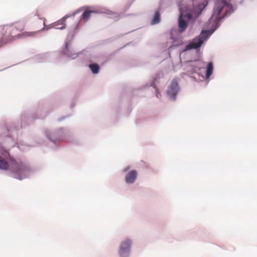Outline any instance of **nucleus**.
Masks as SVG:
<instances>
[{"label": "nucleus", "instance_id": "f257e3e1", "mask_svg": "<svg viewBox=\"0 0 257 257\" xmlns=\"http://www.w3.org/2000/svg\"><path fill=\"white\" fill-rule=\"evenodd\" d=\"M10 170L14 174L16 178L22 180L28 170L21 163H18L15 161H12L10 164Z\"/></svg>", "mask_w": 257, "mask_h": 257}, {"label": "nucleus", "instance_id": "f03ea898", "mask_svg": "<svg viewBox=\"0 0 257 257\" xmlns=\"http://www.w3.org/2000/svg\"><path fill=\"white\" fill-rule=\"evenodd\" d=\"M230 5L225 0H217L213 9V13L211 19H214L215 21H219L227 15V12L222 17H219V16L221 14L223 9L225 7H229Z\"/></svg>", "mask_w": 257, "mask_h": 257}, {"label": "nucleus", "instance_id": "7ed1b4c3", "mask_svg": "<svg viewBox=\"0 0 257 257\" xmlns=\"http://www.w3.org/2000/svg\"><path fill=\"white\" fill-rule=\"evenodd\" d=\"M212 33L208 30H202L198 38L195 39L192 42L187 45L186 49H197L200 47L203 42L207 40L211 35Z\"/></svg>", "mask_w": 257, "mask_h": 257}, {"label": "nucleus", "instance_id": "20e7f679", "mask_svg": "<svg viewBox=\"0 0 257 257\" xmlns=\"http://www.w3.org/2000/svg\"><path fill=\"white\" fill-rule=\"evenodd\" d=\"M31 19L33 21H36V24L34 26L38 29L36 31L25 32L23 34L24 36L33 37L38 32L43 30L45 28V18H40L38 14H35L31 17Z\"/></svg>", "mask_w": 257, "mask_h": 257}, {"label": "nucleus", "instance_id": "39448f33", "mask_svg": "<svg viewBox=\"0 0 257 257\" xmlns=\"http://www.w3.org/2000/svg\"><path fill=\"white\" fill-rule=\"evenodd\" d=\"M180 16L179 17V28L180 29L181 32H184L188 27V23L185 20L186 19L188 20H190L192 18V15L189 13H185L182 8H180Z\"/></svg>", "mask_w": 257, "mask_h": 257}, {"label": "nucleus", "instance_id": "423d86ee", "mask_svg": "<svg viewBox=\"0 0 257 257\" xmlns=\"http://www.w3.org/2000/svg\"><path fill=\"white\" fill-rule=\"evenodd\" d=\"M131 244V241L128 239L121 242L119 250V254L120 257H127L128 256Z\"/></svg>", "mask_w": 257, "mask_h": 257}, {"label": "nucleus", "instance_id": "0eeeda50", "mask_svg": "<svg viewBox=\"0 0 257 257\" xmlns=\"http://www.w3.org/2000/svg\"><path fill=\"white\" fill-rule=\"evenodd\" d=\"M178 83L176 80L174 79L172 81L171 84L168 88V93L171 95H175L178 92Z\"/></svg>", "mask_w": 257, "mask_h": 257}, {"label": "nucleus", "instance_id": "6e6552de", "mask_svg": "<svg viewBox=\"0 0 257 257\" xmlns=\"http://www.w3.org/2000/svg\"><path fill=\"white\" fill-rule=\"evenodd\" d=\"M203 63L201 61H198L190 64L189 66V71L191 73H196L200 69L202 68Z\"/></svg>", "mask_w": 257, "mask_h": 257}, {"label": "nucleus", "instance_id": "1a4fd4ad", "mask_svg": "<svg viewBox=\"0 0 257 257\" xmlns=\"http://www.w3.org/2000/svg\"><path fill=\"white\" fill-rule=\"evenodd\" d=\"M137 172L136 170H132L128 173L125 178V180L127 184H132L135 181L137 177Z\"/></svg>", "mask_w": 257, "mask_h": 257}, {"label": "nucleus", "instance_id": "9d476101", "mask_svg": "<svg viewBox=\"0 0 257 257\" xmlns=\"http://www.w3.org/2000/svg\"><path fill=\"white\" fill-rule=\"evenodd\" d=\"M4 29L6 31V33L8 35H10L12 37H14L17 35L18 32L16 30L13 25H6L4 26Z\"/></svg>", "mask_w": 257, "mask_h": 257}, {"label": "nucleus", "instance_id": "9b49d317", "mask_svg": "<svg viewBox=\"0 0 257 257\" xmlns=\"http://www.w3.org/2000/svg\"><path fill=\"white\" fill-rule=\"evenodd\" d=\"M18 33L23 30L25 27V24L23 22H18L12 24Z\"/></svg>", "mask_w": 257, "mask_h": 257}, {"label": "nucleus", "instance_id": "f8f14e48", "mask_svg": "<svg viewBox=\"0 0 257 257\" xmlns=\"http://www.w3.org/2000/svg\"><path fill=\"white\" fill-rule=\"evenodd\" d=\"M95 13L93 11H85L81 16V20L87 21L90 18L92 13Z\"/></svg>", "mask_w": 257, "mask_h": 257}, {"label": "nucleus", "instance_id": "ddd939ff", "mask_svg": "<svg viewBox=\"0 0 257 257\" xmlns=\"http://www.w3.org/2000/svg\"><path fill=\"white\" fill-rule=\"evenodd\" d=\"M89 67L94 74H97L99 72L100 67L97 64H90L89 65Z\"/></svg>", "mask_w": 257, "mask_h": 257}, {"label": "nucleus", "instance_id": "4468645a", "mask_svg": "<svg viewBox=\"0 0 257 257\" xmlns=\"http://www.w3.org/2000/svg\"><path fill=\"white\" fill-rule=\"evenodd\" d=\"M8 162L0 156V169L2 170H7L9 168Z\"/></svg>", "mask_w": 257, "mask_h": 257}, {"label": "nucleus", "instance_id": "2eb2a0df", "mask_svg": "<svg viewBox=\"0 0 257 257\" xmlns=\"http://www.w3.org/2000/svg\"><path fill=\"white\" fill-rule=\"evenodd\" d=\"M213 70V66L212 62H210L208 64L206 74V77L208 78L212 74Z\"/></svg>", "mask_w": 257, "mask_h": 257}, {"label": "nucleus", "instance_id": "dca6fc26", "mask_svg": "<svg viewBox=\"0 0 257 257\" xmlns=\"http://www.w3.org/2000/svg\"><path fill=\"white\" fill-rule=\"evenodd\" d=\"M160 22V14L159 11L155 13L154 18L151 22L152 25H155L159 23Z\"/></svg>", "mask_w": 257, "mask_h": 257}, {"label": "nucleus", "instance_id": "f3484780", "mask_svg": "<svg viewBox=\"0 0 257 257\" xmlns=\"http://www.w3.org/2000/svg\"><path fill=\"white\" fill-rule=\"evenodd\" d=\"M64 20H60L58 22H56L54 23V27L58 26L59 24L62 25V26L60 27H56V29L63 30L65 29L66 25L63 23Z\"/></svg>", "mask_w": 257, "mask_h": 257}, {"label": "nucleus", "instance_id": "a211bd4d", "mask_svg": "<svg viewBox=\"0 0 257 257\" xmlns=\"http://www.w3.org/2000/svg\"><path fill=\"white\" fill-rule=\"evenodd\" d=\"M208 4L207 1H204L202 4L199 5V8L202 10L204 9Z\"/></svg>", "mask_w": 257, "mask_h": 257}, {"label": "nucleus", "instance_id": "6ab92c4d", "mask_svg": "<svg viewBox=\"0 0 257 257\" xmlns=\"http://www.w3.org/2000/svg\"><path fill=\"white\" fill-rule=\"evenodd\" d=\"M1 154L3 156H4L5 157L9 156V154L7 151H4V152H2Z\"/></svg>", "mask_w": 257, "mask_h": 257}, {"label": "nucleus", "instance_id": "aec40b11", "mask_svg": "<svg viewBox=\"0 0 257 257\" xmlns=\"http://www.w3.org/2000/svg\"><path fill=\"white\" fill-rule=\"evenodd\" d=\"M52 27H55V28H56V27H57V26H56V27H54V26H53ZM58 27H60V26H58Z\"/></svg>", "mask_w": 257, "mask_h": 257}]
</instances>
